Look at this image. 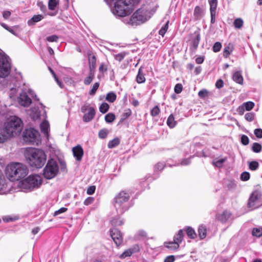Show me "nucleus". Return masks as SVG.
Returning a JSON list of instances; mask_svg holds the SVG:
<instances>
[{"mask_svg":"<svg viewBox=\"0 0 262 262\" xmlns=\"http://www.w3.org/2000/svg\"><path fill=\"white\" fill-rule=\"evenodd\" d=\"M73 154L74 157L78 161H81L83 155V150L80 145H77L72 149Z\"/></svg>","mask_w":262,"mask_h":262,"instance_id":"nucleus-15","label":"nucleus"},{"mask_svg":"<svg viewBox=\"0 0 262 262\" xmlns=\"http://www.w3.org/2000/svg\"><path fill=\"white\" fill-rule=\"evenodd\" d=\"M241 179L242 181H246L250 179V173L248 172H243L241 175Z\"/></svg>","mask_w":262,"mask_h":262,"instance_id":"nucleus-53","label":"nucleus"},{"mask_svg":"<svg viewBox=\"0 0 262 262\" xmlns=\"http://www.w3.org/2000/svg\"><path fill=\"white\" fill-rule=\"evenodd\" d=\"M43 18L42 15H35L30 19L28 21V25L29 26H33L36 23L38 22Z\"/></svg>","mask_w":262,"mask_h":262,"instance_id":"nucleus-23","label":"nucleus"},{"mask_svg":"<svg viewBox=\"0 0 262 262\" xmlns=\"http://www.w3.org/2000/svg\"><path fill=\"white\" fill-rule=\"evenodd\" d=\"M261 197V195L258 191L253 192L249 199L248 208L253 210L259 207L262 205Z\"/></svg>","mask_w":262,"mask_h":262,"instance_id":"nucleus-10","label":"nucleus"},{"mask_svg":"<svg viewBox=\"0 0 262 262\" xmlns=\"http://www.w3.org/2000/svg\"><path fill=\"white\" fill-rule=\"evenodd\" d=\"M254 133L258 138H262V129L256 128L254 130Z\"/></svg>","mask_w":262,"mask_h":262,"instance_id":"nucleus-60","label":"nucleus"},{"mask_svg":"<svg viewBox=\"0 0 262 262\" xmlns=\"http://www.w3.org/2000/svg\"><path fill=\"white\" fill-rule=\"evenodd\" d=\"M1 25L4 28H5L6 30L8 31L9 32H10L14 35L18 36V33L17 32V31L18 30L19 28L18 26H14L13 27V28H10L4 23H1Z\"/></svg>","mask_w":262,"mask_h":262,"instance_id":"nucleus-24","label":"nucleus"},{"mask_svg":"<svg viewBox=\"0 0 262 262\" xmlns=\"http://www.w3.org/2000/svg\"><path fill=\"white\" fill-rule=\"evenodd\" d=\"M227 160L226 158H222V159H215L212 161L213 165L217 167H221L223 166V164L224 162H225Z\"/></svg>","mask_w":262,"mask_h":262,"instance_id":"nucleus-29","label":"nucleus"},{"mask_svg":"<svg viewBox=\"0 0 262 262\" xmlns=\"http://www.w3.org/2000/svg\"><path fill=\"white\" fill-rule=\"evenodd\" d=\"M129 194L124 191L119 192L114 199V206L118 213L122 214L129 208Z\"/></svg>","mask_w":262,"mask_h":262,"instance_id":"nucleus-7","label":"nucleus"},{"mask_svg":"<svg viewBox=\"0 0 262 262\" xmlns=\"http://www.w3.org/2000/svg\"><path fill=\"white\" fill-rule=\"evenodd\" d=\"M127 54L126 52H123L121 53H120L118 54H116L114 55L115 58L116 60L121 61H122L124 57Z\"/></svg>","mask_w":262,"mask_h":262,"instance_id":"nucleus-45","label":"nucleus"},{"mask_svg":"<svg viewBox=\"0 0 262 262\" xmlns=\"http://www.w3.org/2000/svg\"><path fill=\"white\" fill-rule=\"evenodd\" d=\"M9 58L5 54L0 53V77L7 76L10 71Z\"/></svg>","mask_w":262,"mask_h":262,"instance_id":"nucleus-9","label":"nucleus"},{"mask_svg":"<svg viewBox=\"0 0 262 262\" xmlns=\"http://www.w3.org/2000/svg\"><path fill=\"white\" fill-rule=\"evenodd\" d=\"M254 106V103L252 101H248L244 103L243 105L239 106L238 107V110L240 112H241V114H243L245 110L247 111H249L252 110Z\"/></svg>","mask_w":262,"mask_h":262,"instance_id":"nucleus-18","label":"nucleus"},{"mask_svg":"<svg viewBox=\"0 0 262 262\" xmlns=\"http://www.w3.org/2000/svg\"><path fill=\"white\" fill-rule=\"evenodd\" d=\"M108 133V132L106 129H101L99 132V137L101 139H104L106 137Z\"/></svg>","mask_w":262,"mask_h":262,"instance_id":"nucleus-52","label":"nucleus"},{"mask_svg":"<svg viewBox=\"0 0 262 262\" xmlns=\"http://www.w3.org/2000/svg\"><path fill=\"white\" fill-rule=\"evenodd\" d=\"M254 118V114L253 113H247L245 115V118L248 121H252Z\"/></svg>","mask_w":262,"mask_h":262,"instance_id":"nucleus-54","label":"nucleus"},{"mask_svg":"<svg viewBox=\"0 0 262 262\" xmlns=\"http://www.w3.org/2000/svg\"><path fill=\"white\" fill-rule=\"evenodd\" d=\"M95 115V110L94 108L90 107L88 109V112L84 115L83 117V120L85 122H90L93 119Z\"/></svg>","mask_w":262,"mask_h":262,"instance_id":"nucleus-16","label":"nucleus"},{"mask_svg":"<svg viewBox=\"0 0 262 262\" xmlns=\"http://www.w3.org/2000/svg\"><path fill=\"white\" fill-rule=\"evenodd\" d=\"M249 166L250 169L251 170H255L258 168L259 164L256 161H252L249 163Z\"/></svg>","mask_w":262,"mask_h":262,"instance_id":"nucleus-47","label":"nucleus"},{"mask_svg":"<svg viewBox=\"0 0 262 262\" xmlns=\"http://www.w3.org/2000/svg\"><path fill=\"white\" fill-rule=\"evenodd\" d=\"M221 48V43L219 42H216L213 46V50L214 52H217L220 51Z\"/></svg>","mask_w":262,"mask_h":262,"instance_id":"nucleus-56","label":"nucleus"},{"mask_svg":"<svg viewBox=\"0 0 262 262\" xmlns=\"http://www.w3.org/2000/svg\"><path fill=\"white\" fill-rule=\"evenodd\" d=\"M67 210H68V209L67 208L62 207V208H60L59 209H58V210H56L54 212V216H55L59 215L60 213L65 212Z\"/></svg>","mask_w":262,"mask_h":262,"instance_id":"nucleus-61","label":"nucleus"},{"mask_svg":"<svg viewBox=\"0 0 262 262\" xmlns=\"http://www.w3.org/2000/svg\"><path fill=\"white\" fill-rule=\"evenodd\" d=\"M58 169L57 162L53 159L49 160L43 169V176L47 179H52L56 176Z\"/></svg>","mask_w":262,"mask_h":262,"instance_id":"nucleus-8","label":"nucleus"},{"mask_svg":"<svg viewBox=\"0 0 262 262\" xmlns=\"http://www.w3.org/2000/svg\"><path fill=\"white\" fill-rule=\"evenodd\" d=\"M112 224L113 226H120L123 224V221L120 219H113L112 220Z\"/></svg>","mask_w":262,"mask_h":262,"instance_id":"nucleus-51","label":"nucleus"},{"mask_svg":"<svg viewBox=\"0 0 262 262\" xmlns=\"http://www.w3.org/2000/svg\"><path fill=\"white\" fill-rule=\"evenodd\" d=\"M252 234L254 236H261L262 235V228H253Z\"/></svg>","mask_w":262,"mask_h":262,"instance_id":"nucleus-39","label":"nucleus"},{"mask_svg":"<svg viewBox=\"0 0 262 262\" xmlns=\"http://www.w3.org/2000/svg\"><path fill=\"white\" fill-rule=\"evenodd\" d=\"M132 114V111L130 109H127L122 114L120 122H123L128 117H129Z\"/></svg>","mask_w":262,"mask_h":262,"instance_id":"nucleus-37","label":"nucleus"},{"mask_svg":"<svg viewBox=\"0 0 262 262\" xmlns=\"http://www.w3.org/2000/svg\"><path fill=\"white\" fill-rule=\"evenodd\" d=\"M25 156L30 165L37 168H41L46 161L45 152L40 149L32 148L27 151Z\"/></svg>","mask_w":262,"mask_h":262,"instance_id":"nucleus-4","label":"nucleus"},{"mask_svg":"<svg viewBox=\"0 0 262 262\" xmlns=\"http://www.w3.org/2000/svg\"><path fill=\"white\" fill-rule=\"evenodd\" d=\"M208 92L206 90H202L199 91L198 95L200 97L204 98L207 96Z\"/></svg>","mask_w":262,"mask_h":262,"instance_id":"nucleus-63","label":"nucleus"},{"mask_svg":"<svg viewBox=\"0 0 262 262\" xmlns=\"http://www.w3.org/2000/svg\"><path fill=\"white\" fill-rule=\"evenodd\" d=\"M182 85L180 83L177 84L174 86V92L177 94H180L182 91Z\"/></svg>","mask_w":262,"mask_h":262,"instance_id":"nucleus-59","label":"nucleus"},{"mask_svg":"<svg viewBox=\"0 0 262 262\" xmlns=\"http://www.w3.org/2000/svg\"><path fill=\"white\" fill-rule=\"evenodd\" d=\"M187 236L190 238L194 239L196 237V234L191 227H188L185 229Z\"/></svg>","mask_w":262,"mask_h":262,"instance_id":"nucleus-28","label":"nucleus"},{"mask_svg":"<svg viewBox=\"0 0 262 262\" xmlns=\"http://www.w3.org/2000/svg\"><path fill=\"white\" fill-rule=\"evenodd\" d=\"M166 244V247L171 250H176L179 247V244L178 243H177L174 241L172 242L167 243Z\"/></svg>","mask_w":262,"mask_h":262,"instance_id":"nucleus-34","label":"nucleus"},{"mask_svg":"<svg viewBox=\"0 0 262 262\" xmlns=\"http://www.w3.org/2000/svg\"><path fill=\"white\" fill-rule=\"evenodd\" d=\"M42 183L41 177L38 174H31L19 182L18 186L22 189L32 191L38 188Z\"/></svg>","mask_w":262,"mask_h":262,"instance_id":"nucleus-6","label":"nucleus"},{"mask_svg":"<svg viewBox=\"0 0 262 262\" xmlns=\"http://www.w3.org/2000/svg\"><path fill=\"white\" fill-rule=\"evenodd\" d=\"M183 237V230L181 229L178 231V233L174 235L173 241L180 244L182 241Z\"/></svg>","mask_w":262,"mask_h":262,"instance_id":"nucleus-31","label":"nucleus"},{"mask_svg":"<svg viewBox=\"0 0 262 262\" xmlns=\"http://www.w3.org/2000/svg\"><path fill=\"white\" fill-rule=\"evenodd\" d=\"M58 3L56 0H49L48 3L49 9L51 10H55Z\"/></svg>","mask_w":262,"mask_h":262,"instance_id":"nucleus-42","label":"nucleus"},{"mask_svg":"<svg viewBox=\"0 0 262 262\" xmlns=\"http://www.w3.org/2000/svg\"><path fill=\"white\" fill-rule=\"evenodd\" d=\"M198 233L201 239L205 238L207 235V229L206 227L203 225H200L198 228Z\"/></svg>","mask_w":262,"mask_h":262,"instance_id":"nucleus-26","label":"nucleus"},{"mask_svg":"<svg viewBox=\"0 0 262 262\" xmlns=\"http://www.w3.org/2000/svg\"><path fill=\"white\" fill-rule=\"evenodd\" d=\"M94 201V198H93V197H88V198H86L84 201V204L85 205H89L91 204H92Z\"/></svg>","mask_w":262,"mask_h":262,"instance_id":"nucleus-62","label":"nucleus"},{"mask_svg":"<svg viewBox=\"0 0 262 262\" xmlns=\"http://www.w3.org/2000/svg\"><path fill=\"white\" fill-rule=\"evenodd\" d=\"M111 236L117 246L120 245L122 242V234L117 229L114 228L110 231Z\"/></svg>","mask_w":262,"mask_h":262,"instance_id":"nucleus-13","label":"nucleus"},{"mask_svg":"<svg viewBox=\"0 0 262 262\" xmlns=\"http://www.w3.org/2000/svg\"><path fill=\"white\" fill-rule=\"evenodd\" d=\"M99 86V83L98 82H95L93 84L92 89L90 91L89 94L91 95H94L95 94L96 92L97 91V89H98Z\"/></svg>","mask_w":262,"mask_h":262,"instance_id":"nucleus-48","label":"nucleus"},{"mask_svg":"<svg viewBox=\"0 0 262 262\" xmlns=\"http://www.w3.org/2000/svg\"><path fill=\"white\" fill-rule=\"evenodd\" d=\"M38 136V132L32 128L26 129L23 133V139L25 142L28 143L35 142Z\"/></svg>","mask_w":262,"mask_h":262,"instance_id":"nucleus-11","label":"nucleus"},{"mask_svg":"<svg viewBox=\"0 0 262 262\" xmlns=\"http://www.w3.org/2000/svg\"><path fill=\"white\" fill-rule=\"evenodd\" d=\"M194 35V38L192 40V45L194 49H196L201 39L200 32L199 31H195Z\"/></svg>","mask_w":262,"mask_h":262,"instance_id":"nucleus-21","label":"nucleus"},{"mask_svg":"<svg viewBox=\"0 0 262 262\" xmlns=\"http://www.w3.org/2000/svg\"><path fill=\"white\" fill-rule=\"evenodd\" d=\"M167 124L170 128H173L176 126V121L174 120L173 115L171 114L168 117L167 120Z\"/></svg>","mask_w":262,"mask_h":262,"instance_id":"nucleus-32","label":"nucleus"},{"mask_svg":"<svg viewBox=\"0 0 262 262\" xmlns=\"http://www.w3.org/2000/svg\"><path fill=\"white\" fill-rule=\"evenodd\" d=\"M203 11L200 7L197 6L195 7L193 12L194 18L196 20L200 19L202 16Z\"/></svg>","mask_w":262,"mask_h":262,"instance_id":"nucleus-27","label":"nucleus"},{"mask_svg":"<svg viewBox=\"0 0 262 262\" xmlns=\"http://www.w3.org/2000/svg\"><path fill=\"white\" fill-rule=\"evenodd\" d=\"M106 99L108 102H113L116 99V95L113 92L109 93L106 96Z\"/></svg>","mask_w":262,"mask_h":262,"instance_id":"nucleus-38","label":"nucleus"},{"mask_svg":"<svg viewBox=\"0 0 262 262\" xmlns=\"http://www.w3.org/2000/svg\"><path fill=\"white\" fill-rule=\"evenodd\" d=\"M249 142V138L246 135H242L241 137V142L243 145L248 144Z\"/></svg>","mask_w":262,"mask_h":262,"instance_id":"nucleus-58","label":"nucleus"},{"mask_svg":"<svg viewBox=\"0 0 262 262\" xmlns=\"http://www.w3.org/2000/svg\"><path fill=\"white\" fill-rule=\"evenodd\" d=\"M136 80L138 83H144L145 81L144 74L143 73L142 70L141 69H139V70L138 74L136 77Z\"/></svg>","mask_w":262,"mask_h":262,"instance_id":"nucleus-30","label":"nucleus"},{"mask_svg":"<svg viewBox=\"0 0 262 262\" xmlns=\"http://www.w3.org/2000/svg\"><path fill=\"white\" fill-rule=\"evenodd\" d=\"M27 166L18 162H12L6 167L5 172L7 178L11 181H18L25 178L28 174Z\"/></svg>","mask_w":262,"mask_h":262,"instance_id":"nucleus-2","label":"nucleus"},{"mask_svg":"<svg viewBox=\"0 0 262 262\" xmlns=\"http://www.w3.org/2000/svg\"><path fill=\"white\" fill-rule=\"evenodd\" d=\"M230 216V212L227 211H225L223 213L218 214L216 216V219L222 222H225L229 219Z\"/></svg>","mask_w":262,"mask_h":262,"instance_id":"nucleus-22","label":"nucleus"},{"mask_svg":"<svg viewBox=\"0 0 262 262\" xmlns=\"http://www.w3.org/2000/svg\"><path fill=\"white\" fill-rule=\"evenodd\" d=\"M236 185L235 182L229 181L227 185V187L229 190L233 191L236 188Z\"/></svg>","mask_w":262,"mask_h":262,"instance_id":"nucleus-49","label":"nucleus"},{"mask_svg":"<svg viewBox=\"0 0 262 262\" xmlns=\"http://www.w3.org/2000/svg\"><path fill=\"white\" fill-rule=\"evenodd\" d=\"M115 119V116L113 113H108L105 116V120L107 123L112 122Z\"/></svg>","mask_w":262,"mask_h":262,"instance_id":"nucleus-44","label":"nucleus"},{"mask_svg":"<svg viewBox=\"0 0 262 262\" xmlns=\"http://www.w3.org/2000/svg\"><path fill=\"white\" fill-rule=\"evenodd\" d=\"M244 25V21L241 18L235 19L233 22V25L236 29H241Z\"/></svg>","mask_w":262,"mask_h":262,"instance_id":"nucleus-33","label":"nucleus"},{"mask_svg":"<svg viewBox=\"0 0 262 262\" xmlns=\"http://www.w3.org/2000/svg\"><path fill=\"white\" fill-rule=\"evenodd\" d=\"M94 77V72L92 71L90 72L89 76L86 77L84 80V83L85 85L90 84L92 81Z\"/></svg>","mask_w":262,"mask_h":262,"instance_id":"nucleus-35","label":"nucleus"},{"mask_svg":"<svg viewBox=\"0 0 262 262\" xmlns=\"http://www.w3.org/2000/svg\"><path fill=\"white\" fill-rule=\"evenodd\" d=\"M58 37L56 35L49 36L46 38V40L49 42H57Z\"/></svg>","mask_w":262,"mask_h":262,"instance_id":"nucleus-57","label":"nucleus"},{"mask_svg":"<svg viewBox=\"0 0 262 262\" xmlns=\"http://www.w3.org/2000/svg\"><path fill=\"white\" fill-rule=\"evenodd\" d=\"M154 12L150 8L143 6L134 12L130 17L124 18L122 21L124 24L132 26H137L148 20Z\"/></svg>","mask_w":262,"mask_h":262,"instance_id":"nucleus-1","label":"nucleus"},{"mask_svg":"<svg viewBox=\"0 0 262 262\" xmlns=\"http://www.w3.org/2000/svg\"><path fill=\"white\" fill-rule=\"evenodd\" d=\"M210 6V12L211 16V23L213 24L215 22V16L216 14V8L217 5V0H208Z\"/></svg>","mask_w":262,"mask_h":262,"instance_id":"nucleus-12","label":"nucleus"},{"mask_svg":"<svg viewBox=\"0 0 262 262\" xmlns=\"http://www.w3.org/2000/svg\"><path fill=\"white\" fill-rule=\"evenodd\" d=\"M19 103L24 106H28L31 103V99L25 92L21 93L18 98Z\"/></svg>","mask_w":262,"mask_h":262,"instance_id":"nucleus-14","label":"nucleus"},{"mask_svg":"<svg viewBox=\"0 0 262 262\" xmlns=\"http://www.w3.org/2000/svg\"><path fill=\"white\" fill-rule=\"evenodd\" d=\"M41 132L47 137L49 136V131L50 129V124L48 121L45 120L40 125Z\"/></svg>","mask_w":262,"mask_h":262,"instance_id":"nucleus-19","label":"nucleus"},{"mask_svg":"<svg viewBox=\"0 0 262 262\" xmlns=\"http://www.w3.org/2000/svg\"><path fill=\"white\" fill-rule=\"evenodd\" d=\"M6 184L5 180L0 176V194L3 193V190L6 188Z\"/></svg>","mask_w":262,"mask_h":262,"instance_id":"nucleus-55","label":"nucleus"},{"mask_svg":"<svg viewBox=\"0 0 262 262\" xmlns=\"http://www.w3.org/2000/svg\"><path fill=\"white\" fill-rule=\"evenodd\" d=\"M119 143V140L118 138H115L108 142L107 146L109 148H112L117 146Z\"/></svg>","mask_w":262,"mask_h":262,"instance_id":"nucleus-36","label":"nucleus"},{"mask_svg":"<svg viewBox=\"0 0 262 262\" xmlns=\"http://www.w3.org/2000/svg\"><path fill=\"white\" fill-rule=\"evenodd\" d=\"M139 247L138 245H135L133 248L125 250L120 255V257L122 258H125L126 257L130 256L133 253L139 251Z\"/></svg>","mask_w":262,"mask_h":262,"instance_id":"nucleus-17","label":"nucleus"},{"mask_svg":"<svg viewBox=\"0 0 262 262\" xmlns=\"http://www.w3.org/2000/svg\"><path fill=\"white\" fill-rule=\"evenodd\" d=\"M261 145L258 143L255 142L253 144L252 149L256 153L259 152L261 150Z\"/></svg>","mask_w":262,"mask_h":262,"instance_id":"nucleus-41","label":"nucleus"},{"mask_svg":"<svg viewBox=\"0 0 262 262\" xmlns=\"http://www.w3.org/2000/svg\"><path fill=\"white\" fill-rule=\"evenodd\" d=\"M168 23L169 21H167L165 25L164 26H163L161 29L159 30V34L162 36H164V35H165V33L166 32L167 29H168Z\"/></svg>","mask_w":262,"mask_h":262,"instance_id":"nucleus-46","label":"nucleus"},{"mask_svg":"<svg viewBox=\"0 0 262 262\" xmlns=\"http://www.w3.org/2000/svg\"><path fill=\"white\" fill-rule=\"evenodd\" d=\"M147 236V233L145 231L143 230L139 231L136 234V238L137 239L140 240L142 238L146 237Z\"/></svg>","mask_w":262,"mask_h":262,"instance_id":"nucleus-40","label":"nucleus"},{"mask_svg":"<svg viewBox=\"0 0 262 262\" xmlns=\"http://www.w3.org/2000/svg\"><path fill=\"white\" fill-rule=\"evenodd\" d=\"M232 79L234 81L239 84H243V77L241 71L235 72L232 75Z\"/></svg>","mask_w":262,"mask_h":262,"instance_id":"nucleus-20","label":"nucleus"},{"mask_svg":"<svg viewBox=\"0 0 262 262\" xmlns=\"http://www.w3.org/2000/svg\"><path fill=\"white\" fill-rule=\"evenodd\" d=\"M110 5L114 4L113 13L116 16L124 17L129 14L132 10L130 0H104Z\"/></svg>","mask_w":262,"mask_h":262,"instance_id":"nucleus-5","label":"nucleus"},{"mask_svg":"<svg viewBox=\"0 0 262 262\" xmlns=\"http://www.w3.org/2000/svg\"><path fill=\"white\" fill-rule=\"evenodd\" d=\"M174 257L173 255H170L167 256L165 259L164 262H173L174 261Z\"/></svg>","mask_w":262,"mask_h":262,"instance_id":"nucleus-64","label":"nucleus"},{"mask_svg":"<svg viewBox=\"0 0 262 262\" xmlns=\"http://www.w3.org/2000/svg\"><path fill=\"white\" fill-rule=\"evenodd\" d=\"M89 68L91 72L94 71L95 69L96 59L94 55H89Z\"/></svg>","mask_w":262,"mask_h":262,"instance_id":"nucleus-25","label":"nucleus"},{"mask_svg":"<svg viewBox=\"0 0 262 262\" xmlns=\"http://www.w3.org/2000/svg\"><path fill=\"white\" fill-rule=\"evenodd\" d=\"M23 129V122L20 118L13 116L10 117L5 123L3 132L6 139L18 135Z\"/></svg>","mask_w":262,"mask_h":262,"instance_id":"nucleus-3","label":"nucleus"},{"mask_svg":"<svg viewBox=\"0 0 262 262\" xmlns=\"http://www.w3.org/2000/svg\"><path fill=\"white\" fill-rule=\"evenodd\" d=\"M109 108V105L107 103L103 102L99 107L100 112L103 114L105 113Z\"/></svg>","mask_w":262,"mask_h":262,"instance_id":"nucleus-43","label":"nucleus"},{"mask_svg":"<svg viewBox=\"0 0 262 262\" xmlns=\"http://www.w3.org/2000/svg\"><path fill=\"white\" fill-rule=\"evenodd\" d=\"M160 112V109L158 106H155L150 112L151 115L153 117L157 116Z\"/></svg>","mask_w":262,"mask_h":262,"instance_id":"nucleus-50","label":"nucleus"}]
</instances>
